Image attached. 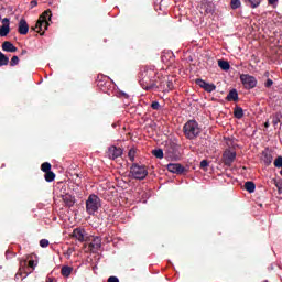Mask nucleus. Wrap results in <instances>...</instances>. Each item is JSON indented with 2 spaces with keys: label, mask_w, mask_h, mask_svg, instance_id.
Listing matches in <instances>:
<instances>
[{
  "label": "nucleus",
  "mask_w": 282,
  "mask_h": 282,
  "mask_svg": "<svg viewBox=\"0 0 282 282\" xmlns=\"http://www.w3.org/2000/svg\"><path fill=\"white\" fill-rule=\"evenodd\" d=\"M158 76H160V74H156L155 69L153 68H144L143 70H141L139 83L142 89H156Z\"/></svg>",
  "instance_id": "obj_1"
},
{
  "label": "nucleus",
  "mask_w": 282,
  "mask_h": 282,
  "mask_svg": "<svg viewBox=\"0 0 282 282\" xmlns=\"http://www.w3.org/2000/svg\"><path fill=\"white\" fill-rule=\"evenodd\" d=\"M48 21H52V11L51 10H46L42 13V15L39 18L35 26H33L32 30H34L39 34L43 35V33H41V32H45V30H47V28H50Z\"/></svg>",
  "instance_id": "obj_2"
},
{
  "label": "nucleus",
  "mask_w": 282,
  "mask_h": 282,
  "mask_svg": "<svg viewBox=\"0 0 282 282\" xmlns=\"http://www.w3.org/2000/svg\"><path fill=\"white\" fill-rule=\"evenodd\" d=\"M183 131L187 140H195L202 133V128L195 120H189L184 124Z\"/></svg>",
  "instance_id": "obj_3"
},
{
  "label": "nucleus",
  "mask_w": 282,
  "mask_h": 282,
  "mask_svg": "<svg viewBox=\"0 0 282 282\" xmlns=\"http://www.w3.org/2000/svg\"><path fill=\"white\" fill-rule=\"evenodd\" d=\"M102 206V200L98 195L90 194L86 200V213L89 215H96L98 213V209H100Z\"/></svg>",
  "instance_id": "obj_4"
},
{
  "label": "nucleus",
  "mask_w": 282,
  "mask_h": 282,
  "mask_svg": "<svg viewBox=\"0 0 282 282\" xmlns=\"http://www.w3.org/2000/svg\"><path fill=\"white\" fill-rule=\"evenodd\" d=\"M130 173L134 180H145L147 175H149V171H147V166L139 165L138 163H133L130 167Z\"/></svg>",
  "instance_id": "obj_5"
},
{
  "label": "nucleus",
  "mask_w": 282,
  "mask_h": 282,
  "mask_svg": "<svg viewBox=\"0 0 282 282\" xmlns=\"http://www.w3.org/2000/svg\"><path fill=\"white\" fill-rule=\"evenodd\" d=\"M159 91L169 93L173 89V82L169 77L158 75L156 88Z\"/></svg>",
  "instance_id": "obj_6"
},
{
  "label": "nucleus",
  "mask_w": 282,
  "mask_h": 282,
  "mask_svg": "<svg viewBox=\"0 0 282 282\" xmlns=\"http://www.w3.org/2000/svg\"><path fill=\"white\" fill-rule=\"evenodd\" d=\"M240 82L243 85L245 89H254L258 83L257 77L249 74L240 75Z\"/></svg>",
  "instance_id": "obj_7"
},
{
  "label": "nucleus",
  "mask_w": 282,
  "mask_h": 282,
  "mask_svg": "<svg viewBox=\"0 0 282 282\" xmlns=\"http://www.w3.org/2000/svg\"><path fill=\"white\" fill-rule=\"evenodd\" d=\"M195 84L198 85L204 91H207V94H213L215 89H217V86L215 84H210L202 78L195 79Z\"/></svg>",
  "instance_id": "obj_8"
},
{
  "label": "nucleus",
  "mask_w": 282,
  "mask_h": 282,
  "mask_svg": "<svg viewBox=\"0 0 282 282\" xmlns=\"http://www.w3.org/2000/svg\"><path fill=\"white\" fill-rule=\"evenodd\" d=\"M30 274H32V271H28V261L22 260L20 262L19 272L15 274V280L19 281V279H21L22 276L23 279H26V276H30Z\"/></svg>",
  "instance_id": "obj_9"
},
{
  "label": "nucleus",
  "mask_w": 282,
  "mask_h": 282,
  "mask_svg": "<svg viewBox=\"0 0 282 282\" xmlns=\"http://www.w3.org/2000/svg\"><path fill=\"white\" fill-rule=\"evenodd\" d=\"M224 164L226 166H231L235 160L237 159V152L227 150L223 154Z\"/></svg>",
  "instance_id": "obj_10"
},
{
  "label": "nucleus",
  "mask_w": 282,
  "mask_h": 282,
  "mask_svg": "<svg viewBox=\"0 0 282 282\" xmlns=\"http://www.w3.org/2000/svg\"><path fill=\"white\" fill-rule=\"evenodd\" d=\"M167 171L170 173H174L175 175H182V173H184V171H186V167H184L180 163H170V164H167Z\"/></svg>",
  "instance_id": "obj_11"
},
{
  "label": "nucleus",
  "mask_w": 282,
  "mask_h": 282,
  "mask_svg": "<svg viewBox=\"0 0 282 282\" xmlns=\"http://www.w3.org/2000/svg\"><path fill=\"white\" fill-rule=\"evenodd\" d=\"M122 155V149L111 145L108 148V158L110 160H117V158H120Z\"/></svg>",
  "instance_id": "obj_12"
},
{
  "label": "nucleus",
  "mask_w": 282,
  "mask_h": 282,
  "mask_svg": "<svg viewBox=\"0 0 282 282\" xmlns=\"http://www.w3.org/2000/svg\"><path fill=\"white\" fill-rule=\"evenodd\" d=\"M18 32L19 34H22V36H25V34L30 32V25L28 24V21L23 18L18 23Z\"/></svg>",
  "instance_id": "obj_13"
},
{
  "label": "nucleus",
  "mask_w": 282,
  "mask_h": 282,
  "mask_svg": "<svg viewBox=\"0 0 282 282\" xmlns=\"http://www.w3.org/2000/svg\"><path fill=\"white\" fill-rule=\"evenodd\" d=\"M85 235H87V231H85L84 228H75L73 230L72 237H74V239H77V241L83 243V241H85Z\"/></svg>",
  "instance_id": "obj_14"
},
{
  "label": "nucleus",
  "mask_w": 282,
  "mask_h": 282,
  "mask_svg": "<svg viewBox=\"0 0 282 282\" xmlns=\"http://www.w3.org/2000/svg\"><path fill=\"white\" fill-rule=\"evenodd\" d=\"M89 247L91 248V250H100V248H102V239L96 236L90 242Z\"/></svg>",
  "instance_id": "obj_15"
},
{
  "label": "nucleus",
  "mask_w": 282,
  "mask_h": 282,
  "mask_svg": "<svg viewBox=\"0 0 282 282\" xmlns=\"http://www.w3.org/2000/svg\"><path fill=\"white\" fill-rule=\"evenodd\" d=\"M262 160L267 166H270V164H272V160H273L272 152H270V150H264L262 152Z\"/></svg>",
  "instance_id": "obj_16"
},
{
  "label": "nucleus",
  "mask_w": 282,
  "mask_h": 282,
  "mask_svg": "<svg viewBox=\"0 0 282 282\" xmlns=\"http://www.w3.org/2000/svg\"><path fill=\"white\" fill-rule=\"evenodd\" d=\"M17 46H14V44H12V42L10 41H6L2 43V51L3 52H10V53H14L17 52Z\"/></svg>",
  "instance_id": "obj_17"
},
{
  "label": "nucleus",
  "mask_w": 282,
  "mask_h": 282,
  "mask_svg": "<svg viewBox=\"0 0 282 282\" xmlns=\"http://www.w3.org/2000/svg\"><path fill=\"white\" fill-rule=\"evenodd\" d=\"M226 100H228L229 102L230 101H234V102H237L239 100V93H237V89H231L227 97H226Z\"/></svg>",
  "instance_id": "obj_18"
},
{
  "label": "nucleus",
  "mask_w": 282,
  "mask_h": 282,
  "mask_svg": "<svg viewBox=\"0 0 282 282\" xmlns=\"http://www.w3.org/2000/svg\"><path fill=\"white\" fill-rule=\"evenodd\" d=\"M62 199H63L64 204H65L66 206H68L69 208H72V206H74V204H75V198H74V196H72V195H69V194L63 195V196H62Z\"/></svg>",
  "instance_id": "obj_19"
},
{
  "label": "nucleus",
  "mask_w": 282,
  "mask_h": 282,
  "mask_svg": "<svg viewBox=\"0 0 282 282\" xmlns=\"http://www.w3.org/2000/svg\"><path fill=\"white\" fill-rule=\"evenodd\" d=\"M72 272H74V268L69 265L62 267L61 274L62 276H65V279L69 278L72 275Z\"/></svg>",
  "instance_id": "obj_20"
},
{
  "label": "nucleus",
  "mask_w": 282,
  "mask_h": 282,
  "mask_svg": "<svg viewBox=\"0 0 282 282\" xmlns=\"http://www.w3.org/2000/svg\"><path fill=\"white\" fill-rule=\"evenodd\" d=\"M282 119V113L281 112H275L272 117V124L274 128L279 127V123H281Z\"/></svg>",
  "instance_id": "obj_21"
},
{
  "label": "nucleus",
  "mask_w": 282,
  "mask_h": 282,
  "mask_svg": "<svg viewBox=\"0 0 282 282\" xmlns=\"http://www.w3.org/2000/svg\"><path fill=\"white\" fill-rule=\"evenodd\" d=\"M245 188L248 193H254L256 188H257V185H254V182L252 181H247L245 183Z\"/></svg>",
  "instance_id": "obj_22"
},
{
  "label": "nucleus",
  "mask_w": 282,
  "mask_h": 282,
  "mask_svg": "<svg viewBox=\"0 0 282 282\" xmlns=\"http://www.w3.org/2000/svg\"><path fill=\"white\" fill-rule=\"evenodd\" d=\"M218 67H220L223 72H228V69H230V63H228V61L219 59Z\"/></svg>",
  "instance_id": "obj_23"
},
{
  "label": "nucleus",
  "mask_w": 282,
  "mask_h": 282,
  "mask_svg": "<svg viewBox=\"0 0 282 282\" xmlns=\"http://www.w3.org/2000/svg\"><path fill=\"white\" fill-rule=\"evenodd\" d=\"M234 116H235V118H237V120H241V118H243V108L237 106L234 109Z\"/></svg>",
  "instance_id": "obj_24"
},
{
  "label": "nucleus",
  "mask_w": 282,
  "mask_h": 282,
  "mask_svg": "<svg viewBox=\"0 0 282 282\" xmlns=\"http://www.w3.org/2000/svg\"><path fill=\"white\" fill-rule=\"evenodd\" d=\"M10 63V57L9 56H6V54H3L1 51H0V67H3L6 65H8Z\"/></svg>",
  "instance_id": "obj_25"
},
{
  "label": "nucleus",
  "mask_w": 282,
  "mask_h": 282,
  "mask_svg": "<svg viewBox=\"0 0 282 282\" xmlns=\"http://www.w3.org/2000/svg\"><path fill=\"white\" fill-rule=\"evenodd\" d=\"M169 158H177V145L172 144L170 149H167Z\"/></svg>",
  "instance_id": "obj_26"
},
{
  "label": "nucleus",
  "mask_w": 282,
  "mask_h": 282,
  "mask_svg": "<svg viewBox=\"0 0 282 282\" xmlns=\"http://www.w3.org/2000/svg\"><path fill=\"white\" fill-rule=\"evenodd\" d=\"M8 34H10V25L3 24L0 26V36H7Z\"/></svg>",
  "instance_id": "obj_27"
},
{
  "label": "nucleus",
  "mask_w": 282,
  "mask_h": 282,
  "mask_svg": "<svg viewBox=\"0 0 282 282\" xmlns=\"http://www.w3.org/2000/svg\"><path fill=\"white\" fill-rule=\"evenodd\" d=\"M263 0H245V3H249L251 8H259Z\"/></svg>",
  "instance_id": "obj_28"
},
{
  "label": "nucleus",
  "mask_w": 282,
  "mask_h": 282,
  "mask_svg": "<svg viewBox=\"0 0 282 282\" xmlns=\"http://www.w3.org/2000/svg\"><path fill=\"white\" fill-rule=\"evenodd\" d=\"M152 155L158 158V160H162V158H164V151L162 149H155L152 151Z\"/></svg>",
  "instance_id": "obj_29"
},
{
  "label": "nucleus",
  "mask_w": 282,
  "mask_h": 282,
  "mask_svg": "<svg viewBox=\"0 0 282 282\" xmlns=\"http://www.w3.org/2000/svg\"><path fill=\"white\" fill-rule=\"evenodd\" d=\"M231 10H239L241 8V0H230Z\"/></svg>",
  "instance_id": "obj_30"
},
{
  "label": "nucleus",
  "mask_w": 282,
  "mask_h": 282,
  "mask_svg": "<svg viewBox=\"0 0 282 282\" xmlns=\"http://www.w3.org/2000/svg\"><path fill=\"white\" fill-rule=\"evenodd\" d=\"M41 171H43V173H50L52 172V164H50V162H44L41 165Z\"/></svg>",
  "instance_id": "obj_31"
},
{
  "label": "nucleus",
  "mask_w": 282,
  "mask_h": 282,
  "mask_svg": "<svg viewBox=\"0 0 282 282\" xmlns=\"http://www.w3.org/2000/svg\"><path fill=\"white\" fill-rule=\"evenodd\" d=\"M44 180L46 182H54V180H56V174H54V172H46L44 175Z\"/></svg>",
  "instance_id": "obj_32"
},
{
  "label": "nucleus",
  "mask_w": 282,
  "mask_h": 282,
  "mask_svg": "<svg viewBox=\"0 0 282 282\" xmlns=\"http://www.w3.org/2000/svg\"><path fill=\"white\" fill-rule=\"evenodd\" d=\"M205 12L207 14H213V12H215V6L213 3H210V2L207 3V8H206Z\"/></svg>",
  "instance_id": "obj_33"
},
{
  "label": "nucleus",
  "mask_w": 282,
  "mask_h": 282,
  "mask_svg": "<svg viewBox=\"0 0 282 282\" xmlns=\"http://www.w3.org/2000/svg\"><path fill=\"white\" fill-rule=\"evenodd\" d=\"M11 67H17L19 65V56L14 55L10 61Z\"/></svg>",
  "instance_id": "obj_34"
},
{
  "label": "nucleus",
  "mask_w": 282,
  "mask_h": 282,
  "mask_svg": "<svg viewBox=\"0 0 282 282\" xmlns=\"http://www.w3.org/2000/svg\"><path fill=\"white\" fill-rule=\"evenodd\" d=\"M97 85L105 94H107V83H105L104 80H99Z\"/></svg>",
  "instance_id": "obj_35"
},
{
  "label": "nucleus",
  "mask_w": 282,
  "mask_h": 282,
  "mask_svg": "<svg viewBox=\"0 0 282 282\" xmlns=\"http://www.w3.org/2000/svg\"><path fill=\"white\" fill-rule=\"evenodd\" d=\"M128 158H129L130 162H134L135 161V150H133V149L129 150Z\"/></svg>",
  "instance_id": "obj_36"
},
{
  "label": "nucleus",
  "mask_w": 282,
  "mask_h": 282,
  "mask_svg": "<svg viewBox=\"0 0 282 282\" xmlns=\"http://www.w3.org/2000/svg\"><path fill=\"white\" fill-rule=\"evenodd\" d=\"M274 166H275V169H281L282 167V156H278L275 159Z\"/></svg>",
  "instance_id": "obj_37"
},
{
  "label": "nucleus",
  "mask_w": 282,
  "mask_h": 282,
  "mask_svg": "<svg viewBox=\"0 0 282 282\" xmlns=\"http://www.w3.org/2000/svg\"><path fill=\"white\" fill-rule=\"evenodd\" d=\"M40 246L41 248H47V246H50V240L47 239L40 240Z\"/></svg>",
  "instance_id": "obj_38"
},
{
  "label": "nucleus",
  "mask_w": 282,
  "mask_h": 282,
  "mask_svg": "<svg viewBox=\"0 0 282 282\" xmlns=\"http://www.w3.org/2000/svg\"><path fill=\"white\" fill-rule=\"evenodd\" d=\"M151 108L154 109V111H158L160 109V102L159 101H153L151 104Z\"/></svg>",
  "instance_id": "obj_39"
},
{
  "label": "nucleus",
  "mask_w": 282,
  "mask_h": 282,
  "mask_svg": "<svg viewBox=\"0 0 282 282\" xmlns=\"http://www.w3.org/2000/svg\"><path fill=\"white\" fill-rule=\"evenodd\" d=\"M119 98H124V100H129L131 97L129 96V94L121 91L119 93Z\"/></svg>",
  "instance_id": "obj_40"
},
{
  "label": "nucleus",
  "mask_w": 282,
  "mask_h": 282,
  "mask_svg": "<svg viewBox=\"0 0 282 282\" xmlns=\"http://www.w3.org/2000/svg\"><path fill=\"white\" fill-rule=\"evenodd\" d=\"M119 98H124V100H129L131 97L129 96V94L121 91L119 93Z\"/></svg>",
  "instance_id": "obj_41"
},
{
  "label": "nucleus",
  "mask_w": 282,
  "mask_h": 282,
  "mask_svg": "<svg viewBox=\"0 0 282 282\" xmlns=\"http://www.w3.org/2000/svg\"><path fill=\"white\" fill-rule=\"evenodd\" d=\"M272 85H274V82L272 79H267L264 87H267V89H270V87H272Z\"/></svg>",
  "instance_id": "obj_42"
},
{
  "label": "nucleus",
  "mask_w": 282,
  "mask_h": 282,
  "mask_svg": "<svg viewBox=\"0 0 282 282\" xmlns=\"http://www.w3.org/2000/svg\"><path fill=\"white\" fill-rule=\"evenodd\" d=\"M208 166H209V163H208L207 160L200 161V169H206V167H208Z\"/></svg>",
  "instance_id": "obj_43"
},
{
  "label": "nucleus",
  "mask_w": 282,
  "mask_h": 282,
  "mask_svg": "<svg viewBox=\"0 0 282 282\" xmlns=\"http://www.w3.org/2000/svg\"><path fill=\"white\" fill-rule=\"evenodd\" d=\"M29 268H32V270H34L36 268V262H34V260H30Z\"/></svg>",
  "instance_id": "obj_44"
},
{
  "label": "nucleus",
  "mask_w": 282,
  "mask_h": 282,
  "mask_svg": "<svg viewBox=\"0 0 282 282\" xmlns=\"http://www.w3.org/2000/svg\"><path fill=\"white\" fill-rule=\"evenodd\" d=\"M108 282H120V280L118 279V276H110L108 278Z\"/></svg>",
  "instance_id": "obj_45"
},
{
  "label": "nucleus",
  "mask_w": 282,
  "mask_h": 282,
  "mask_svg": "<svg viewBox=\"0 0 282 282\" xmlns=\"http://www.w3.org/2000/svg\"><path fill=\"white\" fill-rule=\"evenodd\" d=\"M30 6H31V8H36V6H39V1L32 0Z\"/></svg>",
  "instance_id": "obj_46"
},
{
  "label": "nucleus",
  "mask_w": 282,
  "mask_h": 282,
  "mask_svg": "<svg viewBox=\"0 0 282 282\" xmlns=\"http://www.w3.org/2000/svg\"><path fill=\"white\" fill-rule=\"evenodd\" d=\"M2 23H3V25H10V19L9 18H4L2 20Z\"/></svg>",
  "instance_id": "obj_47"
},
{
  "label": "nucleus",
  "mask_w": 282,
  "mask_h": 282,
  "mask_svg": "<svg viewBox=\"0 0 282 282\" xmlns=\"http://www.w3.org/2000/svg\"><path fill=\"white\" fill-rule=\"evenodd\" d=\"M264 128L270 129V121L264 122Z\"/></svg>",
  "instance_id": "obj_48"
},
{
  "label": "nucleus",
  "mask_w": 282,
  "mask_h": 282,
  "mask_svg": "<svg viewBox=\"0 0 282 282\" xmlns=\"http://www.w3.org/2000/svg\"><path fill=\"white\" fill-rule=\"evenodd\" d=\"M25 54H28V50H22L21 51V56H25Z\"/></svg>",
  "instance_id": "obj_49"
},
{
  "label": "nucleus",
  "mask_w": 282,
  "mask_h": 282,
  "mask_svg": "<svg viewBox=\"0 0 282 282\" xmlns=\"http://www.w3.org/2000/svg\"><path fill=\"white\" fill-rule=\"evenodd\" d=\"M278 0H268V2L270 3V6H274V2H276Z\"/></svg>",
  "instance_id": "obj_50"
},
{
  "label": "nucleus",
  "mask_w": 282,
  "mask_h": 282,
  "mask_svg": "<svg viewBox=\"0 0 282 282\" xmlns=\"http://www.w3.org/2000/svg\"><path fill=\"white\" fill-rule=\"evenodd\" d=\"M46 282H54V279L47 276V278H46Z\"/></svg>",
  "instance_id": "obj_51"
},
{
  "label": "nucleus",
  "mask_w": 282,
  "mask_h": 282,
  "mask_svg": "<svg viewBox=\"0 0 282 282\" xmlns=\"http://www.w3.org/2000/svg\"><path fill=\"white\" fill-rule=\"evenodd\" d=\"M265 76H270V73H269V72H267V73H265Z\"/></svg>",
  "instance_id": "obj_52"
},
{
  "label": "nucleus",
  "mask_w": 282,
  "mask_h": 282,
  "mask_svg": "<svg viewBox=\"0 0 282 282\" xmlns=\"http://www.w3.org/2000/svg\"><path fill=\"white\" fill-rule=\"evenodd\" d=\"M281 169H282V166H281ZM280 175L282 176V170L280 171Z\"/></svg>",
  "instance_id": "obj_53"
},
{
  "label": "nucleus",
  "mask_w": 282,
  "mask_h": 282,
  "mask_svg": "<svg viewBox=\"0 0 282 282\" xmlns=\"http://www.w3.org/2000/svg\"><path fill=\"white\" fill-rule=\"evenodd\" d=\"M112 127L116 128V123H113Z\"/></svg>",
  "instance_id": "obj_54"
}]
</instances>
